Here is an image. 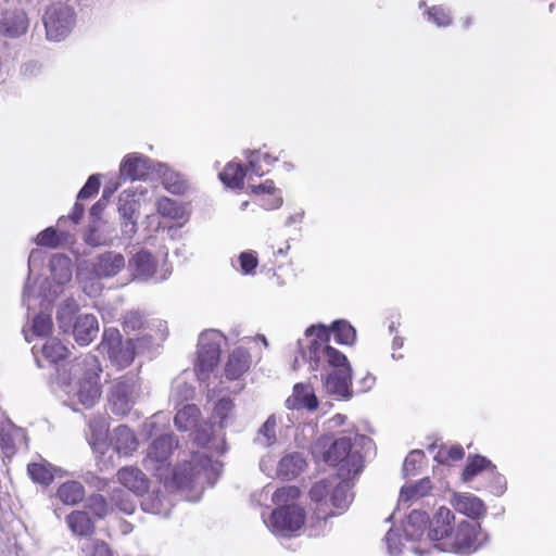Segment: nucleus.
<instances>
[{
  "instance_id": "1",
  "label": "nucleus",
  "mask_w": 556,
  "mask_h": 556,
  "mask_svg": "<svg viewBox=\"0 0 556 556\" xmlns=\"http://www.w3.org/2000/svg\"><path fill=\"white\" fill-rule=\"evenodd\" d=\"M305 336L309 339L307 349H303L302 340H299V345L303 359L309 363L312 370L324 368L326 363L334 368L323 378L326 392L338 400H351L352 368L346 356L328 344L329 330L325 325L311 326L306 329Z\"/></svg>"
},
{
  "instance_id": "2",
  "label": "nucleus",
  "mask_w": 556,
  "mask_h": 556,
  "mask_svg": "<svg viewBox=\"0 0 556 556\" xmlns=\"http://www.w3.org/2000/svg\"><path fill=\"white\" fill-rule=\"evenodd\" d=\"M313 453H321L325 463L338 466V477H357L364 467L363 456L353 450L351 438L348 437L336 440L324 437L317 441Z\"/></svg>"
},
{
  "instance_id": "3",
  "label": "nucleus",
  "mask_w": 556,
  "mask_h": 556,
  "mask_svg": "<svg viewBox=\"0 0 556 556\" xmlns=\"http://www.w3.org/2000/svg\"><path fill=\"white\" fill-rule=\"evenodd\" d=\"M74 372L81 371V378L72 390V397L76 399L85 408H91L101 396L100 374L102 368L96 355L86 354L77 358L73 365Z\"/></svg>"
},
{
  "instance_id": "4",
  "label": "nucleus",
  "mask_w": 556,
  "mask_h": 556,
  "mask_svg": "<svg viewBox=\"0 0 556 556\" xmlns=\"http://www.w3.org/2000/svg\"><path fill=\"white\" fill-rule=\"evenodd\" d=\"M151 341V337H143L128 339L123 342L119 331L115 328H110L103 332L101 346L115 366L125 368L132 363L135 355L143 351Z\"/></svg>"
},
{
  "instance_id": "5",
  "label": "nucleus",
  "mask_w": 556,
  "mask_h": 556,
  "mask_svg": "<svg viewBox=\"0 0 556 556\" xmlns=\"http://www.w3.org/2000/svg\"><path fill=\"white\" fill-rule=\"evenodd\" d=\"M488 541L489 534L482 531L478 522L462 520L457 523L451 541L435 544V547L442 552L470 555L482 547Z\"/></svg>"
},
{
  "instance_id": "6",
  "label": "nucleus",
  "mask_w": 556,
  "mask_h": 556,
  "mask_svg": "<svg viewBox=\"0 0 556 556\" xmlns=\"http://www.w3.org/2000/svg\"><path fill=\"white\" fill-rule=\"evenodd\" d=\"M142 388L138 375L128 372L118 378L110 391L112 410L116 415H127L142 397Z\"/></svg>"
},
{
  "instance_id": "7",
  "label": "nucleus",
  "mask_w": 556,
  "mask_h": 556,
  "mask_svg": "<svg viewBox=\"0 0 556 556\" xmlns=\"http://www.w3.org/2000/svg\"><path fill=\"white\" fill-rule=\"evenodd\" d=\"M43 25L48 40L62 41L71 34L75 25V12L65 3H53L45 12Z\"/></svg>"
},
{
  "instance_id": "8",
  "label": "nucleus",
  "mask_w": 556,
  "mask_h": 556,
  "mask_svg": "<svg viewBox=\"0 0 556 556\" xmlns=\"http://www.w3.org/2000/svg\"><path fill=\"white\" fill-rule=\"evenodd\" d=\"M222 334L217 330L203 331L199 337L197 367L201 374L210 372L220 357Z\"/></svg>"
},
{
  "instance_id": "9",
  "label": "nucleus",
  "mask_w": 556,
  "mask_h": 556,
  "mask_svg": "<svg viewBox=\"0 0 556 556\" xmlns=\"http://www.w3.org/2000/svg\"><path fill=\"white\" fill-rule=\"evenodd\" d=\"M305 522V511L298 505H282L273 510L269 526L274 532L289 534L298 531Z\"/></svg>"
},
{
  "instance_id": "10",
  "label": "nucleus",
  "mask_w": 556,
  "mask_h": 556,
  "mask_svg": "<svg viewBox=\"0 0 556 556\" xmlns=\"http://www.w3.org/2000/svg\"><path fill=\"white\" fill-rule=\"evenodd\" d=\"M157 163L150 157L139 154H127L119 166V175L124 180H140L143 179L150 172H155Z\"/></svg>"
},
{
  "instance_id": "11",
  "label": "nucleus",
  "mask_w": 556,
  "mask_h": 556,
  "mask_svg": "<svg viewBox=\"0 0 556 556\" xmlns=\"http://www.w3.org/2000/svg\"><path fill=\"white\" fill-rule=\"evenodd\" d=\"M177 445L175 435L166 433L156 438L149 446L144 465L147 468L160 469L168 459L174 446Z\"/></svg>"
},
{
  "instance_id": "12",
  "label": "nucleus",
  "mask_w": 556,
  "mask_h": 556,
  "mask_svg": "<svg viewBox=\"0 0 556 556\" xmlns=\"http://www.w3.org/2000/svg\"><path fill=\"white\" fill-rule=\"evenodd\" d=\"M125 257L116 251H106L92 260V273L99 279L112 278L125 267Z\"/></svg>"
},
{
  "instance_id": "13",
  "label": "nucleus",
  "mask_w": 556,
  "mask_h": 556,
  "mask_svg": "<svg viewBox=\"0 0 556 556\" xmlns=\"http://www.w3.org/2000/svg\"><path fill=\"white\" fill-rule=\"evenodd\" d=\"M455 520L454 514L446 507L441 506L428 522L427 538L430 541H441L450 538L453 533L452 522Z\"/></svg>"
},
{
  "instance_id": "14",
  "label": "nucleus",
  "mask_w": 556,
  "mask_h": 556,
  "mask_svg": "<svg viewBox=\"0 0 556 556\" xmlns=\"http://www.w3.org/2000/svg\"><path fill=\"white\" fill-rule=\"evenodd\" d=\"M75 341L79 345L90 344L99 333V321L93 314H79L72 329Z\"/></svg>"
},
{
  "instance_id": "15",
  "label": "nucleus",
  "mask_w": 556,
  "mask_h": 556,
  "mask_svg": "<svg viewBox=\"0 0 556 556\" xmlns=\"http://www.w3.org/2000/svg\"><path fill=\"white\" fill-rule=\"evenodd\" d=\"M319 401L314 392V389L306 383H295L293 387L292 395L286 400V407L288 409H302L315 410L318 408Z\"/></svg>"
},
{
  "instance_id": "16",
  "label": "nucleus",
  "mask_w": 556,
  "mask_h": 556,
  "mask_svg": "<svg viewBox=\"0 0 556 556\" xmlns=\"http://www.w3.org/2000/svg\"><path fill=\"white\" fill-rule=\"evenodd\" d=\"M28 28V18L24 11H5L0 17V33L8 37H20Z\"/></svg>"
},
{
  "instance_id": "17",
  "label": "nucleus",
  "mask_w": 556,
  "mask_h": 556,
  "mask_svg": "<svg viewBox=\"0 0 556 556\" xmlns=\"http://www.w3.org/2000/svg\"><path fill=\"white\" fill-rule=\"evenodd\" d=\"M307 466L306 459L301 452L287 453L279 460L277 466V477L290 481L302 473Z\"/></svg>"
},
{
  "instance_id": "18",
  "label": "nucleus",
  "mask_w": 556,
  "mask_h": 556,
  "mask_svg": "<svg viewBox=\"0 0 556 556\" xmlns=\"http://www.w3.org/2000/svg\"><path fill=\"white\" fill-rule=\"evenodd\" d=\"M128 269L136 279L146 281L154 275L156 261L150 252L140 250L129 260Z\"/></svg>"
},
{
  "instance_id": "19",
  "label": "nucleus",
  "mask_w": 556,
  "mask_h": 556,
  "mask_svg": "<svg viewBox=\"0 0 556 556\" xmlns=\"http://www.w3.org/2000/svg\"><path fill=\"white\" fill-rule=\"evenodd\" d=\"M451 503L458 513L471 519H479L486 514L484 503L472 494H454Z\"/></svg>"
},
{
  "instance_id": "20",
  "label": "nucleus",
  "mask_w": 556,
  "mask_h": 556,
  "mask_svg": "<svg viewBox=\"0 0 556 556\" xmlns=\"http://www.w3.org/2000/svg\"><path fill=\"white\" fill-rule=\"evenodd\" d=\"M117 479L119 483L136 495H142L148 491L149 481L146 475L138 468L124 467L118 470Z\"/></svg>"
},
{
  "instance_id": "21",
  "label": "nucleus",
  "mask_w": 556,
  "mask_h": 556,
  "mask_svg": "<svg viewBox=\"0 0 556 556\" xmlns=\"http://www.w3.org/2000/svg\"><path fill=\"white\" fill-rule=\"evenodd\" d=\"M111 444L119 455H130L138 447V441L135 433L125 425H121L113 430Z\"/></svg>"
},
{
  "instance_id": "22",
  "label": "nucleus",
  "mask_w": 556,
  "mask_h": 556,
  "mask_svg": "<svg viewBox=\"0 0 556 556\" xmlns=\"http://www.w3.org/2000/svg\"><path fill=\"white\" fill-rule=\"evenodd\" d=\"M429 516L421 510H413L403 525V532L407 541H419L428 531Z\"/></svg>"
},
{
  "instance_id": "23",
  "label": "nucleus",
  "mask_w": 556,
  "mask_h": 556,
  "mask_svg": "<svg viewBox=\"0 0 556 556\" xmlns=\"http://www.w3.org/2000/svg\"><path fill=\"white\" fill-rule=\"evenodd\" d=\"M27 472L30 479L42 486H48L53 481L54 477L63 476L65 472L59 467L53 466L47 460L39 463H30L27 466Z\"/></svg>"
},
{
  "instance_id": "24",
  "label": "nucleus",
  "mask_w": 556,
  "mask_h": 556,
  "mask_svg": "<svg viewBox=\"0 0 556 556\" xmlns=\"http://www.w3.org/2000/svg\"><path fill=\"white\" fill-rule=\"evenodd\" d=\"M250 364L249 352L243 348H237L228 357L225 375L228 379H238L250 368Z\"/></svg>"
},
{
  "instance_id": "25",
  "label": "nucleus",
  "mask_w": 556,
  "mask_h": 556,
  "mask_svg": "<svg viewBox=\"0 0 556 556\" xmlns=\"http://www.w3.org/2000/svg\"><path fill=\"white\" fill-rule=\"evenodd\" d=\"M155 173L162 178L165 189L173 194H182L188 186L180 174L172 170L166 164L157 163Z\"/></svg>"
},
{
  "instance_id": "26",
  "label": "nucleus",
  "mask_w": 556,
  "mask_h": 556,
  "mask_svg": "<svg viewBox=\"0 0 556 556\" xmlns=\"http://www.w3.org/2000/svg\"><path fill=\"white\" fill-rule=\"evenodd\" d=\"M341 481L338 482L331 489V503L333 507L345 510L353 500V493L351 492L352 483L351 480L355 477H338Z\"/></svg>"
},
{
  "instance_id": "27",
  "label": "nucleus",
  "mask_w": 556,
  "mask_h": 556,
  "mask_svg": "<svg viewBox=\"0 0 556 556\" xmlns=\"http://www.w3.org/2000/svg\"><path fill=\"white\" fill-rule=\"evenodd\" d=\"M54 281L63 286L72 279V261L65 254H54L49 263Z\"/></svg>"
},
{
  "instance_id": "28",
  "label": "nucleus",
  "mask_w": 556,
  "mask_h": 556,
  "mask_svg": "<svg viewBox=\"0 0 556 556\" xmlns=\"http://www.w3.org/2000/svg\"><path fill=\"white\" fill-rule=\"evenodd\" d=\"M72 532L79 536L91 535L94 531V525L89 514L85 510L72 511L66 518Z\"/></svg>"
},
{
  "instance_id": "29",
  "label": "nucleus",
  "mask_w": 556,
  "mask_h": 556,
  "mask_svg": "<svg viewBox=\"0 0 556 556\" xmlns=\"http://www.w3.org/2000/svg\"><path fill=\"white\" fill-rule=\"evenodd\" d=\"M56 495L63 504L76 505L84 500L85 488L78 481H66L59 486Z\"/></svg>"
},
{
  "instance_id": "30",
  "label": "nucleus",
  "mask_w": 556,
  "mask_h": 556,
  "mask_svg": "<svg viewBox=\"0 0 556 556\" xmlns=\"http://www.w3.org/2000/svg\"><path fill=\"white\" fill-rule=\"evenodd\" d=\"M40 353L46 362L56 364L66 358L68 350L59 339L50 338L40 348Z\"/></svg>"
},
{
  "instance_id": "31",
  "label": "nucleus",
  "mask_w": 556,
  "mask_h": 556,
  "mask_svg": "<svg viewBox=\"0 0 556 556\" xmlns=\"http://www.w3.org/2000/svg\"><path fill=\"white\" fill-rule=\"evenodd\" d=\"M326 328L329 330V336L333 332L334 340L339 344L351 345L356 340V330L344 319L334 320L330 328Z\"/></svg>"
},
{
  "instance_id": "32",
  "label": "nucleus",
  "mask_w": 556,
  "mask_h": 556,
  "mask_svg": "<svg viewBox=\"0 0 556 556\" xmlns=\"http://www.w3.org/2000/svg\"><path fill=\"white\" fill-rule=\"evenodd\" d=\"M200 409L195 404H186L177 412L174 418L175 426L179 430H189L197 427Z\"/></svg>"
},
{
  "instance_id": "33",
  "label": "nucleus",
  "mask_w": 556,
  "mask_h": 556,
  "mask_svg": "<svg viewBox=\"0 0 556 556\" xmlns=\"http://www.w3.org/2000/svg\"><path fill=\"white\" fill-rule=\"evenodd\" d=\"M432 489L431 480L426 477L412 485H405L400 492V503L418 500L426 496Z\"/></svg>"
},
{
  "instance_id": "34",
  "label": "nucleus",
  "mask_w": 556,
  "mask_h": 556,
  "mask_svg": "<svg viewBox=\"0 0 556 556\" xmlns=\"http://www.w3.org/2000/svg\"><path fill=\"white\" fill-rule=\"evenodd\" d=\"M277 420L274 415H270L266 421L260 427L254 443L262 447H269L277 442L276 435Z\"/></svg>"
},
{
  "instance_id": "35",
  "label": "nucleus",
  "mask_w": 556,
  "mask_h": 556,
  "mask_svg": "<svg viewBox=\"0 0 556 556\" xmlns=\"http://www.w3.org/2000/svg\"><path fill=\"white\" fill-rule=\"evenodd\" d=\"M77 305L73 300L64 302L56 312V321L63 332H70L73 329Z\"/></svg>"
},
{
  "instance_id": "36",
  "label": "nucleus",
  "mask_w": 556,
  "mask_h": 556,
  "mask_svg": "<svg viewBox=\"0 0 556 556\" xmlns=\"http://www.w3.org/2000/svg\"><path fill=\"white\" fill-rule=\"evenodd\" d=\"M245 170L241 164L228 163L219 173V179L229 188H242Z\"/></svg>"
},
{
  "instance_id": "37",
  "label": "nucleus",
  "mask_w": 556,
  "mask_h": 556,
  "mask_svg": "<svg viewBox=\"0 0 556 556\" xmlns=\"http://www.w3.org/2000/svg\"><path fill=\"white\" fill-rule=\"evenodd\" d=\"M157 212L163 217H168L172 219H185L186 211L184 205L168 198H163L157 201Z\"/></svg>"
},
{
  "instance_id": "38",
  "label": "nucleus",
  "mask_w": 556,
  "mask_h": 556,
  "mask_svg": "<svg viewBox=\"0 0 556 556\" xmlns=\"http://www.w3.org/2000/svg\"><path fill=\"white\" fill-rule=\"evenodd\" d=\"M140 203L135 199L134 193L124 191L118 200V213L121 218H137Z\"/></svg>"
},
{
  "instance_id": "39",
  "label": "nucleus",
  "mask_w": 556,
  "mask_h": 556,
  "mask_svg": "<svg viewBox=\"0 0 556 556\" xmlns=\"http://www.w3.org/2000/svg\"><path fill=\"white\" fill-rule=\"evenodd\" d=\"M495 469V466L484 456L476 455L468 459L463 471V480L468 482L483 469Z\"/></svg>"
},
{
  "instance_id": "40",
  "label": "nucleus",
  "mask_w": 556,
  "mask_h": 556,
  "mask_svg": "<svg viewBox=\"0 0 556 556\" xmlns=\"http://www.w3.org/2000/svg\"><path fill=\"white\" fill-rule=\"evenodd\" d=\"M249 166L252 173L258 177H262L265 174V170L262 167L261 161L263 160L268 166H271L275 162L278 161L277 157H273L269 153H263L258 150L249 151L247 154Z\"/></svg>"
},
{
  "instance_id": "41",
  "label": "nucleus",
  "mask_w": 556,
  "mask_h": 556,
  "mask_svg": "<svg viewBox=\"0 0 556 556\" xmlns=\"http://www.w3.org/2000/svg\"><path fill=\"white\" fill-rule=\"evenodd\" d=\"M66 239L65 232H58L55 228L48 227L41 231L36 239L38 245L56 248Z\"/></svg>"
},
{
  "instance_id": "42",
  "label": "nucleus",
  "mask_w": 556,
  "mask_h": 556,
  "mask_svg": "<svg viewBox=\"0 0 556 556\" xmlns=\"http://www.w3.org/2000/svg\"><path fill=\"white\" fill-rule=\"evenodd\" d=\"M427 21L438 27H446L452 23V16L448 10L441 5H433L427 12Z\"/></svg>"
},
{
  "instance_id": "43",
  "label": "nucleus",
  "mask_w": 556,
  "mask_h": 556,
  "mask_svg": "<svg viewBox=\"0 0 556 556\" xmlns=\"http://www.w3.org/2000/svg\"><path fill=\"white\" fill-rule=\"evenodd\" d=\"M111 501L124 514L130 515L135 511L136 505L134 501L122 489H114L112 491Z\"/></svg>"
},
{
  "instance_id": "44",
  "label": "nucleus",
  "mask_w": 556,
  "mask_h": 556,
  "mask_svg": "<svg viewBox=\"0 0 556 556\" xmlns=\"http://www.w3.org/2000/svg\"><path fill=\"white\" fill-rule=\"evenodd\" d=\"M144 325V315L139 311H129L123 317V330L128 334L142 329Z\"/></svg>"
},
{
  "instance_id": "45",
  "label": "nucleus",
  "mask_w": 556,
  "mask_h": 556,
  "mask_svg": "<svg viewBox=\"0 0 556 556\" xmlns=\"http://www.w3.org/2000/svg\"><path fill=\"white\" fill-rule=\"evenodd\" d=\"M425 458V453L421 450H413L405 458L403 464V476L408 478L418 473V467Z\"/></svg>"
},
{
  "instance_id": "46",
  "label": "nucleus",
  "mask_w": 556,
  "mask_h": 556,
  "mask_svg": "<svg viewBox=\"0 0 556 556\" xmlns=\"http://www.w3.org/2000/svg\"><path fill=\"white\" fill-rule=\"evenodd\" d=\"M336 480V478L323 479L315 482L309 490L311 498L317 503L324 502L327 498L331 489L333 488Z\"/></svg>"
},
{
  "instance_id": "47",
  "label": "nucleus",
  "mask_w": 556,
  "mask_h": 556,
  "mask_svg": "<svg viewBox=\"0 0 556 556\" xmlns=\"http://www.w3.org/2000/svg\"><path fill=\"white\" fill-rule=\"evenodd\" d=\"M118 185L114 184L113 186H105L101 198L91 206L90 208V216L94 219H99L103 210L106 207L108 203L110 202V199L114 194V192L117 190Z\"/></svg>"
},
{
  "instance_id": "48",
  "label": "nucleus",
  "mask_w": 556,
  "mask_h": 556,
  "mask_svg": "<svg viewBox=\"0 0 556 556\" xmlns=\"http://www.w3.org/2000/svg\"><path fill=\"white\" fill-rule=\"evenodd\" d=\"M83 556H113L109 545L99 540L87 541L81 547Z\"/></svg>"
},
{
  "instance_id": "49",
  "label": "nucleus",
  "mask_w": 556,
  "mask_h": 556,
  "mask_svg": "<svg viewBox=\"0 0 556 556\" xmlns=\"http://www.w3.org/2000/svg\"><path fill=\"white\" fill-rule=\"evenodd\" d=\"M86 508L98 518H104L109 514L106 500L101 494L90 495L86 502Z\"/></svg>"
},
{
  "instance_id": "50",
  "label": "nucleus",
  "mask_w": 556,
  "mask_h": 556,
  "mask_svg": "<svg viewBox=\"0 0 556 556\" xmlns=\"http://www.w3.org/2000/svg\"><path fill=\"white\" fill-rule=\"evenodd\" d=\"M300 496V489L294 485H287L277 489L271 497V501L277 505H288L289 501L296 500Z\"/></svg>"
},
{
  "instance_id": "51",
  "label": "nucleus",
  "mask_w": 556,
  "mask_h": 556,
  "mask_svg": "<svg viewBox=\"0 0 556 556\" xmlns=\"http://www.w3.org/2000/svg\"><path fill=\"white\" fill-rule=\"evenodd\" d=\"M233 402L230 399H220L213 410V417L218 421L220 427H225L227 418L233 409Z\"/></svg>"
},
{
  "instance_id": "52",
  "label": "nucleus",
  "mask_w": 556,
  "mask_h": 556,
  "mask_svg": "<svg viewBox=\"0 0 556 556\" xmlns=\"http://www.w3.org/2000/svg\"><path fill=\"white\" fill-rule=\"evenodd\" d=\"M194 395V389L191 384L182 380H176L172 388L170 397L175 401L184 402L192 399Z\"/></svg>"
},
{
  "instance_id": "53",
  "label": "nucleus",
  "mask_w": 556,
  "mask_h": 556,
  "mask_svg": "<svg viewBox=\"0 0 556 556\" xmlns=\"http://www.w3.org/2000/svg\"><path fill=\"white\" fill-rule=\"evenodd\" d=\"M52 326L51 316L40 313L33 320V333L38 337L48 336L52 331Z\"/></svg>"
},
{
  "instance_id": "54",
  "label": "nucleus",
  "mask_w": 556,
  "mask_h": 556,
  "mask_svg": "<svg viewBox=\"0 0 556 556\" xmlns=\"http://www.w3.org/2000/svg\"><path fill=\"white\" fill-rule=\"evenodd\" d=\"M85 242L93 248L106 245L110 241L109 237L99 230L96 225H90L85 233Z\"/></svg>"
},
{
  "instance_id": "55",
  "label": "nucleus",
  "mask_w": 556,
  "mask_h": 556,
  "mask_svg": "<svg viewBox=\"0 0 556 556\" xmlns=\"http://www.w3.org/2000/svg\"><path fill=\"white\" fill-rule=\"evenodd\" d=\"M100 187L99 175H91L77 194V200L89 199L98 193Z\"/></svg>"
},
{
  "instance_id": "56",
  "label": "nucleus",
  "mask_w": 556,
  "mask_h": 556,
  "mask_svg": "<svg viewBox=\"0 0 556 556\" xmlns=\"http://www.w3.org/2000/svg\"><path fill=\"white\" fill-rule=\"evenodd\" d=\"M464 457V448L460 445L452 446L446 453L439 451L434 459L440 464H445L448 459L459 460Z\"/></svg>"
},
{
  "instance_id": "57",
  "label": "nucleus",
  "mask_w": 556,
  "mask_h": 556,
  "mask_svg": "<svg viewBox=\"0 0 556 556\" xmlns=\"http://www.w3.org/2000/svg\"><path fill=\"white\" fill-rule=\"evenodd\" d=\"M239 262L241 270L247 275L252 274L258 264L254 252H242L239 255Z\"/></svg>"
},
{
  "instance_id": "58",
  "label": "nucleus",
  "mask_w": 556,
  "mask_h": 556,
  "mask_svg": "<svg viewBox=\"0 0 556 556\" xmlns=\"http://www.w3.org/2000/svg\"><path fill=\"white\" fill-rule=\"evenodd\" d=\"M386 542L390 555H399L402 552L399 530L391 528L386 534Z\"/></svg>"
},
{
  "instance_id": "59",
  "label": "nucleus",
  "mask_w": 556,
  "mask_h": 556,
  "mask_svg": "<svg viewBox=\"0 0 556 556\" xmlns=\"http://www.w3.org/2000/svg\"><path fill=\"white\" fill-rule=\"evenodd\" d=\"M188 467H190V472L187 471V467L178 468L174 471V479L177 482L179 486L187 488L189 486L193 480H194V472L193 468L191 467V463L188 464Z\"/></svg>"
},
{
  "instance_id": "60",
  "label": "nucleus",
  "mask_w": 556,
  "mask_h": 556,
  "mask_svg": "<svg viewBox=\"0 0 556 556\" xmlns=\"http://www.w3.org/2000/svg\"><path fill=\"white\" fill-rule=\"evenodd\" d=\"M506 490V480L505 478L492 469V482H491V492L497 496L502 495Z\"/></svg>"
},
{
  "instance_id": "61",
  "label": "nucleus",
  "mask_w": 556,
  "mask_h": 556,
  "mask_svg": "<svg viewBox=\"0 0 556 556\" xmlns=\"http://www.w3.org/2000/svg\"><path fill=\"white\" fill-rule=\"evenodd\" d=\"M195 428L197 429H195L194 441L199 445L205 446L211 440V434H212L211 427L207 425H203V426L197 425Z\"/></svg>"
},
{
  "instance_id": "62",
  "label": "nucleus",
  "mask_w": 556,
  "mask_h": 556,
  "mask_svg": "<svg viewBox=\"0 0 556 556\" xmlns=\"http://www.w3.org/2000/svg\"><path fill=\"white\" fill-rule=\"evenodd\" d=\"M121 231L125 238L131 239L137 232V218H122Z\"/></svg>"
},
{
  "instance_id": "63",
  "label": "nucleus",
  "mask_w": 556,
  "mask_h": 556,
  "mask_svg": "<svg viewBox=\"0 0 556 556\" xmlns=\"http://www.w3.org/2000/svg\"><path fill=\"white\" fill-rule=\"evenodd\" d=\"M250 188L254 194H262V193L271 194L276 190L275 182L271 179H267L260 185H252V186H250Z\"/></svg>"
},
{
  "instance_id": "64",
  "label": "nucleus",
  "mask_w": 556,
  "mask_h": 556,
  "mask_svg": "<svg viewBox=\"0 0 556 556\" xmlns=\"http://www.w3.org/2000/svg\"><path fill=\"white\" fill-rule=\"evenodd\" d=\"M84 211V205L77 201L74 205L73 213L68 217H60L58 224L62 225L66 219H71L74 224H77L81 219Z\"/></svg>"
}]
</instances>
